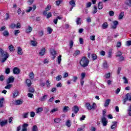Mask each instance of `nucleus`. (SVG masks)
<instances>
[{
  "label": "nucleus",
  "instance_id": "nucleus-48",
  "mask_svg": "<svg viewBox=\"0 0 131 131\" xmlns=\"http://www.w3.org/2000/svg\"><path fill=\"white\" fill-rule=\"evenodd\" d=\"M20 33V30H14V34L15 36H18V34Z\"/></svg>",
  "mask_w": 131,
  "mask_h": 131
},
{
  "label": "nucleus",
  "instance_id": "nucleus-22",
  "mask_svg": "<svg viewBox=\"0 0 131 131\" xmlns=\"http://www.w3.org/2000/svg\"><path fill=\"white\" fill-rule=\"evenodd\" d=\"M107 58H112V49H110L107 52Z\"/></svg>",
  "mask_w": 131,
  "mask_h": 131
},
{
  "label": "nucleus",
  "instance_id": "nucleus-45",
  "mask_svg": "<svg viewBox=\"0 0 131 131\" xmlns=\"http://www.w3.org/2000/svg\"><path fill=\"white\" fill-rule=\"evenodd\" d=\"M29 114V112L24 113L23 114V118H28V115Z\"/></svg>",
  "mask_w": 131,
  "mask_h": 131
},
{
  "label": "nucleus",
  "instance_id": "nucleus-20",
  "mask_svg": "<svg viewBox=\"0 0 131 131\" xmlns=\"http://www.w3.org/2000/svg\"><path fill=\"white\" fill-rule=\"evenodd\" d=\"M113 24H114V25L113 26L112 28L114 29H116L117 25H118V21H117V20L114 21H113Z\"/></svg>",
  "mask_w": 131,
  "mask_h": 131
},
{
  "label": "nucleus",
  "instance_id": "nucleus-2",
  "mask_svg": "<svg viewBox=\"0 0 131 131\" xmlns=\"http://www.w3.org/2000/svg\"><path fill=\"white\" fill-rule=\"evenodd\" d=\"M0 55L1 56L2 60L1 62L2 63H5L6 61H7L8 58H9V53L8 52L4 51L3 50V48H0Z\"/></svg>",
  "mask_w": 131,
  "mask_h": 131
},
{
  "label": "nucleus",
  "instance_id": "nucleus-8",
  "mask_svg": "<svg viewBox=\"0 0 131 131\" xmlns=\"http://www.w3.org/2000/svg\"><path fill=\"white\" fill-rule=\"evenodd\" d=\"M102 68L103 69H108V68H109V66L108 65V63H107V61L104 60L103 62Z\"/></svg>",
  "mask_w": 131,
  "mask_h": 131
},
{
  "label": "nucleus",
  "instance_id": "nucleus-44",
  "mask_svg": "<svg viewBox=\"0 0 131 131\" xmlns=\"http://www.w3.org/2000/svg\"><path fill=\"white\" fill-rule=\"evenodd\" d=\"M43 110V108L42 107H38L36 110V113H39L40 112H41Z\"/></svg>",
  "mask_w": 131,
  "mask_h": 131
},
{
  "label": "nucleus",
  "instance_id": "nucleus-19",
  "mask_svg": "<svg viewBox=\"0 0 131 131\" xmlns=\"http://www.w3.org/2000/svg\"><path fill=\"white\" fill-rule=\"evenodd\" d=\"M4 102H5V98H2L0 99V108H2L4 106Z\"/></svg>",
  "mask_w": 131,
  "mask_h": 131
},
{
  "label": "nucleus",
  "instance_id": "nucleus-57",
  "mask_svg": "<svg viewBox=\"0 0 131 131\" xmlns=\"http://www.w3.org/2000/svg\"><path fill=\"white\" fill-rule=\"evenodd\" d=\"M35 91H34V89L32 88H30L29 89V93H34Z\"/></svg>",
  "mask_w": 131,
  "mask_h": 131
},
{
  "label": "nucleus",
  "instance_id": "nucleus-42",
  "mask_svg": "<svg viewBox=\"0 0 131 131\" xmlns=\"http://www.w3.org/2000/svg\"><path fill=\"white\" fill-rule=\"evenodd\" d=\"M46 84L47 88H51V82H50V80H47Z\"/></svg>",
  "mask_w": 131,
  "mask_h": 131
},
{
  "label": "nucleus",
  "instance_id": "nucleus-51",
  "mask_svg": "<svg viewBox=\"0 0 131 131\" xmlns=\"http://www.w3.org/2000/svg\"><path fill=\"white\" fill-rule=\"evenodd\" d=\"M29 76L31 79H33V78H34V74L33 73V72H31L30 73Z\"/></svg>",
  "mask_w": 131,
  "mask_h": 131
},
{
  "label": "nucleus",
  "instance_id": "nucleus-18",
  "mask_svg": "<svg viewBox=\"0 0 131 131\" xmlns=\"http://www.w3.org/2000/svg\"><path fill=\"white\" fill-rule=\"evenodd\" d=\"M98 10H102L103 9V3L102 2H99L98 5Z\"/></svg>",
  "mask_w": 131,
  "mask_h": 131
},
{
  "label": "nucleus",
  "instance_id": "nucleus-17",
  "mask_svg": "<svg viewBox=\"0 0 131 131\" xmlns=\"http://www.w3.org/2000/svg\"><path fill=\"white\" fill-rule=\"evenodd\" d=\"M51 54L53 56V60H55V58H56V55H57V52L55 50H53L51 52Z\"/></svg>",
  "mask_w": 131,
  "mask_h": 131
},
{
  "label": "nucleus",
  "instance_id": "nucleus-28",
  "mask_svg": "<svg viewBox=\"0 0 131 131\" xmlns=\"http://www.w3.org/2000/svg\"><path fill=\"white\" fill-rule=\"evenodd\" d=\"M76 23L77 25H80L81 24V18L78 17L76 19Z\"/></svg>",
  "mask_w": 131,
  "mask_h": 131
},
{
  "label": "nucleus",
  "instance_id": "nucleus-25",
  "mask_svg": "<svg viewBox=\"0 0 131 131\" xmlns=\"http://www.w3.org/2000/svg\"><path fill=\"white\" fill-rule=\"evenodd\" d=\"M69 4L70 6H72V7H75L76 4H75V0H72L70 1L69 2Z\"/></svg>",
  "mask_w": 131,
  "mask_h": 131
},
{
  "label": "nucleus",
  "instance_id": "nucleus-63",
  "mask_svg": "<svg viewBox=\"0 0 131 131\" xmlns=\"http://www.w3.org/2000/svg\"><path fill=\"white\" fill-rule=\"evenodd\" d=\"M10 27L12 28V29H14L16 27V25L15 24H12L10 26Z\"/></svg>",
  "mask_w": 131,
  "mask_h": 131
},
{
  "label": "nucleus",
  "instance_id": "nucleus-47",
  "mask_svg": "<svg viewBox=\"0 0 131 131\" xmlns=\"http://www.w3.org/2000/svg\"><path fill=\"white\" fill-rule=\"evenodd\" d=\"M46 16H47V19H50V18H51V17H52V12H49L48 13V14H47Z\"/></svg>",
  "mask_w": 131,
  "mask_h": 131
},
{
  "label": "nucleus",
  "instance_id": "nucleus-11",
  "mask_svg": "<svg viewBox=\"0 0 131 131\" xmlns=\"http://www.w3.org/2000/svg\"><path fill=\"white\" fill-rule=\"evenodd\" d=\"M26 83L28 88H30L32 83L31 82V80L29 79H27L26 80Z\"/></svg>",
  "mask_w": 131,
  "mask_h": 131
},
{
  "label": "nucleus",
  "instance_id": "nucleus-10",
  "mask_svg": "<svg viewBox=\"0 0 131 131\" xmlns=\"http://www.w3.org/2000/svg\"><path fill=\"white\" fill-rule=\"evenodd\" d=\"M113 123V125L111 126V129L115 130L116 129V127H117V122L114 121Z\"/></svg>",
  "mask_w": 131,
  "mask_h": 131
},
{
  "label": "nucleus",
  "instance_id": "nucleus-12",
  "mask_svg": "<svg viewBox=\"0 0 131 131\" xmlns=\"http://www.w3.org/2000/svg\"><path fill=\"white\" fill-rule=\"evenodd\" d=\"M45 54H46V49L45 48H43L39 52V55H40V56H44Z\"/></svg>",
  "mask_w": 131,
  "mask_h": 131
},
{
  "label": "nucleus",
  "instance_id": "nucleus-24",
  "mask_svg": "<svg viewBox=\"0 0 131 131\" xmlns=\"http://www.w3.org/2000/svg\"><path fill=\"white\" fill-rule=\"evenodd\" d=\"M28 28L26 29V32L27 33H30L32 31V28L30 26H28Z\"/></svg>",
  "mask_w": 131,
  "mask_h": 131
},
{
  "label": "nucleus",
  "instance_id": "nucleus-49",
  "mask_svg": "<svg viewBox=\"0 0 131 131\" xmlns=\"http://www.w3.org/2000/svg\"><path fill=\"white\" fill-rule=\"evenodd\" d=\"M66 125L68 127H70L71 126V122H70V120H68L66 122Z\"/></svg>",
  "mask_w": 131,
  "mask_h": 131
},
{
  "label": "nucleus",
  "instance_id": "nucleus-34",
  "mask_svg": "<svg viewBox=\"0 0 131 131\" xmlns=\"http://www.w3.org/2000/svg\"><path fill=\"white\" fill-rule=\"evenodd\" d=\"M93 11L92 12L93 14H96L97 12H98V8H97V6H96V5H95L93 7Z\"/></svg>",
  "mask_w": 131,
  "mask_h": 131
},
{
  "label": "nucleus",
  "instance_id": "nucleus-6",
  "mask_svg": "<svg viewBox=\"0 0 131 131\" xmlns=\"http://www.w3.org/2000/svg\"><path fill=\"white\" fill-rule=\"evenodd\" d=\"M51 5H47V7L45 8V10L43 12V15L44 16H47V14H48V11H50V10H51Z\"/></svg>",
  "mask_w": 131,
  "mask_h": 131
},
{
  "label": "nucleus",
  "instance_id": "nucleus-60",
  "mask_svg": "<svg viewBox=\"0 0 131 131\" xmlns=\"http://www.w3.org/2000/svg\"><path fill=\"white\" fill-rule=\"evenodd\" d=\"M57 111H58V109L57 108H53L51 110L50 113H54V112H56Z\"/></svg>",
  "mask_w": 131,
  "mask_h": 131
},
{
  "label": "nucleus",
  "instance_id": "nucleus-37",
  "mask_svg": "<svg viewBox=\"0 0 131 131\" xmlns=\"http://www.w3.org/2000/svg\"><path fill=\"white\" fill-rule=\"evenodd\" d=\"M18 95H19V92H18V91H15L13 93V98H16V97H17Z\"/></svg>",
  "mask_w": 131,
  "mask_h": 131
},
{
  "label": "nucleus",
  "instance_id": "nucleus-36",
  "mask_svg": "<svg viewBox=\"0 0 131 131\" xmlns=\"http://www.w3.org/2000/svg\"><path fill=\"white\" fill-rule=\"evenodd\" d=\"M32 131H38V128L37 127V126L36 125H33L32 128Z\"/></svg>",
  "mask_w": 131,
  "mask_h": 131
},
{
  "label": "nucleus",
  "instance_id": "nucleus-35",
  "mask_svg": "<svg viewBox=\"0 0 131 131\" xmlns=\"http://www.w3.org/2000/svg\"><path fill=\"white\" fill-rule=\"evenodd\" d=\"M61 121V119L59 118H56L54 119V122L55 123H60Z\"/></svg>",
  "mask_w": 131,
  "mask_h": 131
},
{
  "label": "nucleus",
  "instance_id": "nucleus-41",
  "mask_svg": "<svg viewBox=\"0 0 131 131\" xmlns=\"http://www.w3.org/2000/svg\"><path fill=\"white\" fill-rule=\"evenodd\" d=\"M62 2H63V0H58L56 1V6L59 7L60 5H61V3H62Z\"/></svg>",
  "mask_w": 131,
  "mask_h": 131
},
{
  "label": "nucleus",
  "instance_id": "nucleus-46",
  "mask_svg": "<svg viewBox=\"0 0 131 131\" xmlns=\"http://www.w3.org/2000/svg\"><path fill=\"white\" fill-rule=\"evenodd\" d=\"M56 80L57 81H60V80H61V79H62V75H59L56 77Z\"/></svg>",
  "mask_w": 131,
  "mask_h": 131
},
{
  "label": "nucleus",
  "instance_id": "nucleus-39",
  "mask_svg": "<svg viewBox=\"0 0 131 131\" xmlns=\"http://www.w3.org/2000/svg\"><path fill=\"white\" fill-rule=\"evenodd\" d=\"M58 64H61V61H62V55H59L58 58Z\"/></svg>",
  "mask_w": 131,
  "mask_h": 131
},
{
  "label": "nucleus",
  "instance_id": "nucleus-38",
  "mask_svg": "<svg viewBox=\"0 0 131 131\" xmlns=\"http://www.w3.org/2000/svg\"><path fill=\"white\" fill-rule=\"evenodd\" d=\"M31 45L33 46V47H36V46H37V42H36V41L31 40Z\"/></svg>",
  "mask_w": 131,
  "mask_h": 131
},
{
  "label": "nucleus",
  "instance_id": "nucleus-1",
  "mask_svg": "<svg viewBox=\"0 0 131 131\" xmlns=\"http://www.w3.org/2000/svg\"><path fill=\"white\" fill-rule=\"evenodd\" d=\"M79 64L81 67H82V68H85V67H88V66H89V64H90V60L89 58H86V57L82 56L79 61Z\"/></svg>",
  "mask_w": 131,
  "mask_h": 131
},
{
  "label": "nucleus",
  "instance_id": "nucleus-64",
  "mask_svg": "<svg viewBox=\"0 0 131 131\" xmlns=\"http://www.w3.org/2000/svg\"><path fill=\"white\" fill-rule=\"evenodd\" d=\"M126 46H127L128 47L131 46V40H128L126 41Z\"/></svg>",
  "mask_w": 131,
  "mask_h": 131
},
{
  "label": "nucleus",
  "instance_id": "nucleus-4",
  "mask_svg": "<svg viewBox=\"0 0 131 131\" xmlns=\"http://www.w3.org/2000/svg\"><path fill=\"white\" fill-rule=\"evenodd\" d=\"M72 111L74 112V114H77L79 111V107L77 105H75L72 108Z\"/></svg>",
  "mask_w": 131,
  "mask_h": 131
},
{
  "label": "nucleus",
  "instance_id": "nucleus-5",
  "mask_svg": "<svg viewBox=\"0 0 131 131\" xmlns=\"http://www.w3.org/2000/svg\"><path fill=\"white\" fill-rule=\"evenodd\" d=\"M15 80V78L14 76L9 77L7 81V84H9V83H13L14 81Z\"/></svg>",
  "mask_w": 131,
  "mask_h": 131
},
{
  "label": "nucleus",
  "instance_id": "nucleus-54",
  "mask_svg": "<svg viewBox=\"0 0 131 131\" xmlns=\"http://www.w3.org/2000/svg\"><path fill=\"white\" fill-rule=\"evenodd\" d=\"M47 31L49 32V34H51L53 32V30L50 27L47 28Z\"/></svg>",
  "mask_w": 131,
  "mask_h": 131
},
{
  "label": "nucleus",
  "instance_id": "nucleus-27",
  "mask_svg": "<svg viewBox=\"0 0 131 131\" xmlns=\"http://www.w3.org/2000/svg\"><path fill=\"white\" fill-rule=\"evenodd\" d=\"M124 16V12H121L120 14L119 15L118 19L119 20H121L122 18H123V16Z\"/></svg>",
  "mask_w": 131,
  "mask_h": 131
},
{
  "label": "nucleus",
  "instance_id": "nucleus-16",
  "mask_svg": "<svg viewBox=\"0 0 131 131\" xmlns=\"http://www.w3.org/2000/svg\"><path fill=\"white\" fill-rule=\"evenodd\" d=\"M85 105L86 108L88 109V110H92V105L89 102L86 103Z\"/></svg>",
  "mask_w": 131,
  "mask_h": 131
},
{
  "label": "nucleus",
  "instance_id": "nucleus-26",
  "mask_svg": "<svg viewBox=\"0 0 131 131\" xmlns=\"http://www.w3.org/2000/svg\"><path fill=\"white\" fill-rule=\"evenodd\" d=\"M7 123H8V121L7 120H6L4 121H2V122H0V125L1 126H5V125H6Z\"/></svg>",
  "mask_w": 131,
  "mask_h": 131
},
{
  "label": "nucleus",
  "instance_id": "nucleus-62",
  "mask_svg": "<svg viewBox=\"0 0 131 131\" xmlns=\"http://www.w3.org/2000/svg\"><path fill=\"white\" fill-rule=\"evenodd\" d=\"M85 119V115H83L81 118H80V120L82 121V120H84Z\"/></svg>",
  "mask_w": 131,
  "mask_h": 131
},
{
  "label": "nucleus",
  "instance_id": "nucleus-7",
  "mask_svg": "<svg viewBox=\"0 0 131 131\" xmlns=\"http://www.w3.org/2000/svg\"><path fill=\"white\" fill-rule=\"evenodd\" d=\"M13 74H19L20 73V69L18 67H15L13 70Z\"/></svg>",
  "mask_w": 131,
  "mask_h": 131
},
{
  "label": "nucleus",
  "instance_id": "nucleus-40",
  "mask_svg": "<svg viewBox=\"0 0 131 131\" xmlns=\"http://www.w3.org/2000/svg\"><path fill=\"white\" fill-rule=\"evenodd\" d=\"M92 58L93 60H97V59H98V56H97V55H96L95 54H92Z\"/></svg>",
  "mask_w": 131,
  "mask_h": 131
},
{
  "label": "nucleus",
  "instance_id": "nucleus-56",
  "mask_svg": "<svg viewBox=\"0 0 131 131\" xmlns=\"http://www.w3.org/2000/svg\"><path fill=\"white\" fill-rule=\"evenodd\" d=\"M5 80V76L1 75L0 76V81H4Z\"/></svg>",
  "mask_w": 131,
  "mask_h": 131
},
{
  "label": "nucleus",
  "instance_id": "nucleus-21",
  "mask_svg": "<svg viewBox=\"0 0 131 131\" xmlns=\"http://www.w3.org/2000/svg\"><path fill=\"white\" fill-rule=\"evenodd\" d=\"M3 34L4 36H5L6 37H8V36L10 35V33L9 32V31H8V30H5L3 32Z\"/></svg>",
  "mask_w": 131,
  "mask_h": 131
},
{
  "label": "nucleus",
  "instance_id": "nucleus-58",
  "mask_svg": "<svg viewBox=\"0 0 131 131\" xmlns=\"http://www.w3.org/2000/svg\"><path fill=\"white\" fill-rule=\"evenodd\" d=\"M109 15L111 17H113V16H114V11H110Z\"/></svg>",
  "mask_w": 131,
  "mask_h": 131
},
{
  "label": "nucleus",
  "instance_id": "nucleus-9",
  "mask_svg": "<svg viewBox=\"0 0 131 131\" xmlns=\"http://www.w3.org/2000/svg\"><path fill=\"white\" fill-rule=\"evenodd\" d=\"M131 93H127L125 95V98L123 99V104H125V102L127 101H128V98H129V96H130Z\"/></svg>",
  "mask_w": 131,
  "mask_h": 131
},
{
  "label": "nucleus",
  "instance_id": "nucleus-29",
  "mask_svg": "<svg viewBox=\"0 0 131 131\" xmlns=\"http://www.w3.org/2000/svg\"><path fill=\"white\" fill-rule=\"evenodd\" d=\"M102 27L103 29H106V28H108V23H107V22L104 23L102 25Z\"/></svg>",
  "mask_w": 131,
  "mask_h": 131
},
{
  "label": "nucleus",
  "instance_id": "nucleus-52",
  "mask_svg": "<svg viewBox=\"0 0 131 131\" xmlns=\"http://www.w3.org/2000/svg\"><path fill=\"white\" fill-rule=\"evenodd\" d=\"M10 72H11V70H10V68H6L5 70V73L6 74H10Z\"/></svg>",
  "mask_w": 131,
  "mask_h": 131
},
{
  "label": "nucleus",
  "instance_id": "nucleus-53",
  "mask_svg": "<svg viewBox=\"0 0 131 131\" xmlns=\"http://www.w3.org/2000/svg\"><path fill=\"white\" fill-rule=\"evenodd\" d=\"M119 62H122V61H124V57L122 56V55L119 57Z\"/></svg>",
  "mask_w": 131,
  "mask_h": 131
},
{
  "label": "nucleus",
  "instance_id": "nucleus-15",
  "mask_svg": "<svg viewBox=\"0 0 131 131\" xmlns=\"http://www.w3.org/2000/svg\"><path fill=\"white\" fill-rule=\"evenodd\" d=\"M17 54L18 55H23V51H22V48L21 47H17Z\"/></svg>",
  "mask_w": 131,
  "mask_h": 131
},
{
  "label": "nucleus",
  "instance_id": "nucleus-43",
  "mask_svg": "<svg viewBox=\"0 0 131 131\" xmlns=\"http://www.w3.org/2000/svg\"><path fill=\"white\" fill-rule=\"evenodd\" d=\"M9 50L10 51V52H13L14 51V46H13L12 45H10L8 47Z\"/></svg>",
  "mask_w": 131,
  "mask_h": 131
},
{
  "label": "nucleus",
  "instance_id": "nucleus-33",
  "mask_svg": "<svg viewBox=\"0 0 131 131\" xmlns=\"http://www.w3.org/2000/svg\"><path fill=\"white\" fill-rule=\"evenodd\" d=\"M16 105H22L23 104V101L18 100L15 101Z\"/></svg>",
  "mask_w": 131,
  "mask_h": 131
},
{
  "label": "nucleus",
  "instance_id": "nucleus-55",
  "mask_svg": "<svg viewBox=\"0 0 131 131\" xmlns=\"http://www.w3.org/2000/svg\"><path fill=\"white\" fill-rule=\"evenodd\" d=\"M85 77V73H82L81 74V79H84V78Z\"/></svg>",
  "mask_w": 131,
  "mask_h": 131
},
{
  "label": "nucleus",
  "instance_id": "nucleus-61",
  "mask_svg": "<svg viewBox=\"0 0 131 131\" xmlns=\"http://www.w3.org/2000/svg\"><path fill=\"white\" fill-rule=\"evenodd\" d=\"M70 49L73 47V41L72 40H71L70 41Z\"/></svg>",
  "mask_w": 131,
  "mask_h": 131
},
{
  "label": "nucleus",
  "instance_id": "nucleus-32",
  "mask_svg": "<svg viewBox=\"0 0 131 131\" xmlns=\"http://www.w3.org/2000/svg\"><path fill=\"white\" fill-rule=\"evenodd\" d=\"M69 110H70V108H69V106H65L63 107V112H64V113L68 112V111H69Z\"/></svg>",
  "mask_w": 131,
  "mask_h": 131
},
{
  "label": "nucleus",
  "instance_id": "nucleus-3",
  "mask_svg": "<svg viewBox=\"0 0 131 131\" xmlns=\"http://www.w3.org/2000/svg\"><path fill=\"white\" fill-rule=\"evenodd\" d=\"M101 123H102L103 126H107V124H108V121L107 120V118L105 117H103L101 118Z\"/></svg>",
  "mask_w": 131,
  "mask_h": 131
},
{
  "label": "nucleus",
  "instance_id": "nucleus-14",
  "mask_svg": "<svg viewBox=\"0 0 131 131\" xmlns=\"http://www.w3.org/2000/svg\"><path fill=\"white\" fill-rule=\"evenodd\" d=\"M110 102H111V99H107L104 104V107H108V106H109V104L110 103Z\"/></svg>",
  "mask_w": 131,
  "mask_h": 131
},
{
  "label": "nucleus",
  "instance_id": "nucleus-30",
  "mask_svg": "<svg viewBox=\"0 0 131 131\" xmlns=\"http://www.w3.org/2000/svg\"><path fill=\"white\" fill-rule=\"evenodd\" d=\"M7 84V85L5 87V89H6V90H11V88L13 86V84L10 83Z\"/></svg>",
  "mask_w": 131,
  "mask_h": 131
},
{
  "label": "nucleus",
  "instance_id": "nucleus-23",
  "mask_svg": "<svg viewBox=\"0 0 131 131\" xmlns=\"http://www.w3.org/2000/svg\"><path fill=\"white\" fill-rule=\"evenodd\" d=\"M47 98L48 95H45L40 99V101H41V102H43L44 101H46V100H47Z\"/></svg>",
  "mask_w": 131,
  "mask_h": 131
},
{
  "label": "nucleus",
  "instance_id": "nucleus-31",
  "mask_svg": "<svg viewBox=\"0 0 131 131\" xmlns=\"http://www.w3.org/2000/svg\"><path fill=\"white\" fill-rule=\"evenodd\" d=\"M121 56H122V52L120 51H118L116 55V57L118 58L119 57H121Z\"/></svg>",
  "mask_w": 131,
  "mask_h": 131
},
{
  "label": "nucleus",
  "instance_id": "nucleus-59",
  "mask_svg": "<svg viewBox=\"0 0 131 131\" xmlns=\"http://www.w3.org/2000/svg\"><path fill=\"white\" fill-rule=\"evenodd\" d=\"M123 79L124 80V83H128V80L125 77H123Z\"/></svg>",
  "mask_w": 131,
  "mask_h": 131
},
{
  "label": "nucleus",
  "instance_id": "nucleus-50",
  "mask_svg": "<svg viewBox=\"0 0 131 131\" xmlns=\"http://www.w3.org/2000/svg\"><path fill=\"white\" fill-rule=\"evenodd\" d=\"M96 107H97V104L96 103L94 102L92 105H91V110L93 109V110H95V109H96Z\"/></svg>",
  "mask_w": 131,
  "mask_h": 131
},
{
  "label": "nucleus",
  "instance_id": "nucleus-13",
  "mask_svg": "<svg viewBox=\"0 0 131 131\" xmlns=\"http://www.w3.org/2000/svg\"><path fill=\"white\" fill-rule=\"evenodd\" d=\"M79 55H80V50H76L75 52L73 54V57H75V58H76L77 56Z\"/></svg>",
  "mask_w": 131,
  "mask_h": 131
}]
</instances>
